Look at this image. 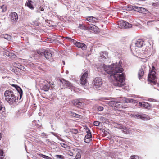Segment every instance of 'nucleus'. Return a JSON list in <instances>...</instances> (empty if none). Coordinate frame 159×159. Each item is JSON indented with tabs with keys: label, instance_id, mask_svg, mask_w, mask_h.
Listing matches in <instances>:
<instances>
[{
	"label": "nucleus",
	"instance_id": "nucleus-1",
	"mask_svg": "<svg viewBox=\"0 0 159 159\" xmlns=\"http://www.w3.org/2000/svg\"><path fill=\"white\" fill-rule=\"evenodd\" d=\"M102 68L106 72L111 74V76L114 78L113 84L115 86L120 87L124 85V74L123 73L120 74L123 71L120 61L110 66L104 64Z\"/></svg>",
	"mask_w": 159,
	"mask_h": 159
},
{
	"label": "nucleus",
	"instance_id": "nucleus-2",
	"mask_svg": "<svg viewBox=\"0 0 159 159\" xmlns=\"http://www.w3.org/2000/svg\"><path fill=\"white\" fill-rule=\"evenodd\" d=\"M5 100L11 105H15L18 101V94H16L11 90H6L4 92Z\"/></svg>",
	"mask_w": 159,
	"mask_h": 159
},
{
	"label": "nucleus",
	"instance_id": "nucleus-3",
	"mask_svg": "<svg viewBox=\"0 0 159 159\" xmlns=\"http://www.w3.org/2000/svg\"><path fill=\"white\" fill-rule=\"evenodd\" d=\"M18 15L16 13L13 12L11 13L9 15L10 23L12 25L16 24L18 20Z\"/></svg>",
	"mask_w": 159,
	"mask_h": 159
},
{
	"label": "nucleus",
	"instance_id": "nucleus-4",
	"mask_svg": "<svg viewBox=\"0 0 159 159\" xmlns=\"http://www.w3.org/2000/svg\"><path fill=\"white\" fill-rule=\"evenodd\" d=\"M93 84L94 88L97 89L98 88L101 87L102 84V79L100 77L95 78L93 81Z\"/></svg>",
	"mask_w": 159,
	"mask_h": 159
},
{
	"label": "nucleus",
	"instance_id": "nucleus-5",
	"mask_svg": "<svg viewBox=\"0 0 159 159\" xmlns=\"http://www.w3.org/2000/svg\"><path fill=\"white\" fill-rule=\"evenodd\" d=\"M155 71L152 70L148 74V81L153 83L154 84H156V82L155 81L156 79V76L155 75Z\"/></svg>",
	"mask_w": 159,
	"mask_h": 159
},
{
	"label": "nucleus",
	"instance_id": "nucleus-6",
	"mask_svg": "<svg viewBox=\"0 0 159 159\" xmlns=\"http://www.w3.org/2000/svg\"><path fill=\"white\" fill-rule=\"evenodd\" d=\"M88 75V73L87 72H86L81 76L80 83L82 85H85L87 84Z\"/></svg>",
	"mask_w": 159,
	"mask_h": 159
},
{
	"label": "nucleus",
	"instance_id": "nucleus-7",
	"mask_svg": "<svg viewBox=\"0 0 159 159\" xmlns=\"http://www.w3.org/2000/svg\"><path fill=\"white\" fill-rule=\"evenodd\" d=\"M119 27L120 28H129L131 27V25L129 23L124 21H120L118 24Z\"/></svg>",
	"mask_w": 159,
	"mask_h": 159
},
{
	"label": "nucleus",
	"instance_id": "nucleus-8",
	"mask_svg": "<svg viewBox=\"0 0 159 159\" xmlns=\"http://www.w3.org/2000/svg\"><path fill=\"white\" fill-rule=\"evenodd\" d=\"M88 24H89L88 30L95 33H98L99 32V30L98 27L93 24H90L89 23Z\"/></svg>",
	"mask_w": 159,
	"mask_h": 159
},
{
	"label": "nucleus",
	"instance_id": "nucleus-9",
	"mask_svg": "<svg viewBox=\"0 0 159 159\" xmlns=\"http://www.w3.org/2000/svg\"><path fill=\"white\" fill-rule=\"evenodd\" d=\"M133 116L135 118H140L143 120L148 119V116L145 114H143L139 115V114H134L133 115Z\"/></svg>",
	"mask_w": 159,
	"mask_h": 159
},
{
	"label": "nucleus",
	"instance_id": "nucleus-10",
	"mask_svg": "<svg viewBox=\"0 0 159 159\" xmlns=\"http://www.w3.org/2000/svg\"><path fill=\"white\" fill-rule=\"evenodd\" d=\"M139 106L145 108L149 109L152 108V106L148 102H140L139 103Z\"/></svg>",
	"mask_w": 159,
	"mask_h": 159
},
{
	"label": "nucleus",
	"instance_id": "nucleus-11",
	"mask_svg": "<svg viewBox=\"0 0 159 159\" xmlns=\"http://www.w3.org/2000/svg\"><path fill=\"white\" fill-rule=\"evenodd\" d=\"M143 41L141 39H139L137 40L134 44L135 49H137V48L142 47L143 45Z\"/></svg>",
	"mask_w": 159,
	"mask_h": 159
},
{
	"label": "nucleus",
	"instance_id": "nucleus-12",
	"mask_svg": "<svg viewBox=\"0 0 159 159\" xmlns=\"http://www.w3.org/2000/svg\"><path fill=\"white\" fill-rule=\"evenodd\" d=\"M60 81L66 87L71 88L72 86V84L70 83L64 79H61Z\"/></svg>",
	"mask_w": 159,
	"mask_h": 159
},
{
	"label": "nucleus",
	"instance_id": "nucleus-13",
	"mask_svg": "<svg viewBox=\"0 0 159 159\" xmlns=\"http://www.w3.org/2000/svg\"><path fill=\"white\" fill-rule=\"evenodd\" d=\"M12 85L15 87L17 90V93L19 94L20 96L19 100H20L23 94V92L21 89L17 85L13 84Z\"/></svg>",
	"mask_w": 159,
	"mask_h": 159
},
{
	"label": "nucleus",
	"instance_id": "nucleus-14",
	"mask_svg": "<svg viewBox=\"0 0 159 159\" xmlns=\"http://www.w3.org/2000/svg\"><path fill=\"white\" fill-rule=\"evenodd\" d=\"M86 20L92 23H95L98 22V19L93 16L88 17L86 18Z\"/></svg>",
	"mask_w": 159,
	"mask_h": 159
},
{
	"label": "nucleus",
	"instance_id": "nucleus-15",
	"mask_svg": "<svg viewBox=\"0 0 159 159\" xmlns=\"http://www.w3.org/2000/svg\"><path fill=\"white\" fill-rule=\"evenodd\" d=\"M75 45L76 46L81 48L83 50H85L87 48L86 45L84 43L77 42L75 43Z\"/></svg>",
	"mask_w": 159,
	"mask_h": 159
},
{
	"label": "nucleus",
	"instance_id": "nucleus-16",
	"mask_svg": "<svg viewBox=\"0 0 159 159\" xmlns=\"http://www.w3.org/2000/svg\"><path fill=\"white\" fill-rule=\"evenodd\" d=\"M75 150L77 153L74 159H80L82 153V150L77 148H75Z\"/></svg>",
	"mask_w": 159,
	"mask_h": 159
},
{
	"label": "nucleus",
	"instance_id": "nucleus-17",
	"mask_svg": "<svg viewBox=\"0 0 159 159\" xmlns=\"http://www.w3.org/2000/svg\"><path fill=\"white\" fill-rule=\"evenodd\" d=\"M44 56L47 59L50 61L52 60V55L51 52L48 51H45Z\"/></svg>",
	"mask_w": 159,
	"mask_h": 159
},
{
	"label": "nucleus",
	"instance_id": "nucleus-18",
	"mask_svg": "<svg viewBox=\"0 0 159 159\" xmlns=\"http://www.w3.org/2000/svg\"><path fill=\"white\" fill-rule=\"evenodd\" d=\"M144 73V71L143 68L142 67L140 68L138 73V75L139 78L140 79L142 78V77L143 76Z\"/></svg>",
	"mask_w": 159,
	"mask_h": 159
},
{
	"label": "nucleus",
	"instance_id": "nucleus-19",
	"mask_svg": "<svg viewBox=\"0 0 159 159\" xmlns=\"http://www.w3.org/2000/svg\"><path fill=\"white\" fill-rule=\"evenodd\" d=\"M72 102L74 105L78 107H80L82 104V102L77 99L73 100Z\"/></svg>",
	"mask_w": 159,
	"mask_h": 159
},
{
	"label": "nucleus",
	"instance_id": "nucleus-20",
	"mask_svg": "<svg viewBox=\"0 0 159 159\" xmlns=\"http://www.w3.org/2000/svg\"><path fill=\"white\" fill-rule=\"evenodd\" d=\"M123 102L126 103H131L133 102L135 103L136 102V101L135 100H133L132 98H125L123 99Z\"/></svg>",
	"mask_w": 159,
	"mask_h": 159
},
{
	"label": "nucleus",
	"instance_id": "nucleus-21",
	"mask_svg": "<svg viewBox=\"0 0 159 159\" xmlns=\"http://www.w3.org/2000/svg\"><path fill=\"white\" fill-rule=\"evenodd\" d=\"M107 57V54L106 52H102L100 53V59H105Z\"/></svg>",
	"mask_w": 159,
	"mask_h": 159
},
{
	"label": "nucleus",
	"instance_id": "nucleus-22",
	"mask_svg": "<svg viewBox=\"0 0 159 159\" xmlns=\"http://www.w3.org/2000/svg\"><path fill=\"white\" fill-rule=\"evenodd\" d=\"M33 2L31 0H28V2H26V4L27 6L30 9H33L34 7L32 5Z\"/></svg>",
	"mask_w": 159,
	"mask_h": 159
},
{
	"label": "nucleus",
	"instance_id": "nucleus-23",
	"mask_svg": "<svg viewBox=\"0 0 159 159\" xmlns=\"http://www.w3.org/2000/svg\"><path fill=\"white\" fill-rule=\"evenodd\" d=\"M86 133H87V134L85 136L84 138L91 139L92 138V135L90 130L88 129L86 131Z\"/></svg>",
	"mask_w": 159,
	"mask_h": 159
},
{
	"label": "nucleus",
	"instance_id": "nucleus-24",
	"mask_svg": "<svg viewBox=\"0 0 159 159\" xmlns=\"http://www.w3.org/2000/svg\"><path fill=\"white\" fill-rule=\"evenodd\" d=\"M88 23H87V24L85 25H80V27L81 29L84 30H88Z\"/></svg>",
	"mask_w": 159,
	"mask_h": 159
},
{
	"label": "nucleus",
	"instance_id": "nucleus-25",
	"mask_svg": "<svg viewBox=\"0 0 159 159\" xmlns=\"http://www.w3.org/2000/svg\"><path fill=\"white\" fill-rule=\"evenodd\" d=\"M3 54L4 56H8L10 57H11V54L10 53L7 51H5L4 52H3Z\"/></svg>",
	"mask_w": 159,
	"mask_h": 159
},
{
	"label": "nucleus",
	"instance_id": "nucleus-26",
	"mask_svg": "<svg viewBox=\"0 0 159 159\" xmlns=\"http://www.w3.org/2000/svg\"><path fill=\"white\" fill-rule=\"evenodd\" d=\"M45 51L44 50H39L38 51V53L41 56H44V53H45Z\"/></svg>",
	"mask_w": 159,
	"mask_h": 159
},
{
	"label": "nucleus",
	"instance_id": "nucleus-27",
	"mask_svg": "<svg viewBox=\"0 0 159 159\" xmlns=\"http://www.w3.org/2000/svg\"><path fill=\"white\" fill-rule=\"evenodd\" d=\"M117 139H118L117 137H116L114 136L112 138V140L116 144L117 146H118V140Z\"/></svg>",
	"mask_w": 159,
	"mask_h": 159
},
{
	"label": "nucleus",
	"instance_id": "nucleus-28",
	"mask_svg": "<svg viewBox=\"0 0 159 159\" xmlns=\"http://www.w3.org/2000/svg\"><path fill=\"white\" fill-rule=\"evenodd\" d=\"M122 129V131L124 133L126 134H128L129 133V131L125 126H124L123 128Z\"/></svg>",
	"mask_w": 159,
	"mask_h": 159
},
{
	"label": "nucleus",
	"instance_id": "nucleus-29",
	"mask_svg": "<svg viewBox=\"0 0 159 159\" xmlns=\"http://www.w3.org/2000/svg\"><path fill=\"white\" fill-rule=\"evenodd\" d=\"M2 37L8 40H9V39H11V37L10 35L6 34L2 35Z\"/></svg>",
	"mask_w": 159,
	"mask_h": 159
},
{
	"label": "nucleus",
	"instance_id": "nucleus-30",
	"mask_svg": "<svg viewBox=\"0 0 159 159\" xmlns=\"http://www.w3.org/2000/svg\"><path fill=\"white\" fill-rule=\"evenodd\" d=\"M1 11L2 12H4L6 11L7 8L6 6L2 5L1 7Z\"/></svg>",
	"mask_w": 159,
	"mask_h": 159
},
{
	"label": "nucleus",
	"instance_id": "nucleus-31",
	"mask_svg": "<svg viewBox=\"0 0 159 159\" xmlns=\"http://www.w3.org/2000/svg\"><path fill=\"white\" fill-rule=\"evenodd\" d=\"M48 42L50 43H56L58 41V40L57 39L50 38L48 39Z\"/></svg>",
	"mask_w": 159,
	"mask_h": 159
},
{
	"label": "nucleus",
	"instance_id": "nucleus-32",
	"mask_svg": "<svg viewBox=\"0 0 159 159\" xmlns=\"http://www.w3.org/2000/svg\"><path fill=\"white\" fill-rule=\"evenodd\" d=\"M66 39L68 40L70 42L73 43H75L76 42V41L70 38H69L68 37H65Z\"/></svg>",
	"mask_w": 159,
	"mask_h": 159
},
{
	"label": "nucleus",
	"instance_id": "nucleus-33",
	"mask_svg": "<svg viewBox=\"0 0 159 159\" xmlns=\"http://www.w3.org/2000/svg\"><path fill=\"white\" fill-rule=\"evenodd\" d=\"M115 101H111L109 102L108 104L111 107H115V105L116 104H115Z\"/></svg>",
	"mask_w": 159,
	"mask_h": 159
},
{
	"label": "nucleus",
	"instance_id": "nucleus-34",
	"mask_svg": "<svg viewBox=\"0 0 159 159\" xmlns=\"http://www.w3.org/2000/svg\"><path fill=\"white\" fill-rule=\"evenodd\" d=\"M39 156L41 157H42L46 159H51V158L49 157L43 155L42 154H39Z\"/></svg>",
	"mask_w": 159,
	"mask_h": 159
},
{
	"label": "nucleus",
	"instance_id": "nucleus-35",
	"mask_svg": "<svg viewBox=\"0 0 159 159\" xmlns=\"http://www.w3.org/2000/svg\"><path fill=\"white\" fill-rule=\"evenodd\" d=\"M115 104H116L114 107H115L119 108L122 107V106L120 104L119 102H116L115 101Z\"/></svg>",
	"mask_w": 159,
	"mask_h": 159
},
{
	"label": "nucleus",
	"instance_id": "nucleus-36",
	"mask_svg": "<svg viewBox=\"0 0 159 159\" xmlns=\"http://www.w3.org/2000/svg\"><path fill=\"white\" fill-rule=\"evenodd\" d=\"M146 10L144 8L140 7L139 10V13H144L146 11Z\"/></svg>",
	"mask_w": 159,
	"mask_h": 159
},
{
	"label": "nucleus",
	"instance_id": "nucleus-37",
	"mask_svg": "<svg viewBox=\"0 0 159 159\" xmlns=\"http://www.w3.org/2000/svg\"><path fill=\"white\" fill-rule=\"evenodd\" d=\"M139 8L140 7H138V6H132L133 9L134 11H137L138 12H139Z\"/></svg>",
	"mask_w": 159,
	"mask_h": 159
},
{
	"label": "nucleus",
	"instance_id": "nucleus-38",
	"mask_svg": "<svg viewBox=\"0 0 159 159\" xmlns=\"http://www.w3.org/2000/svg\"><path fill=\"white\" fill-rule=\"evenodd\" d=\"M131 159H139V158L138 156L136 155L131 156L130 157Z\"/></svg>",
	"mask_w": 159,
	"mask_h": 159
},
{
	"label": "nucleus",
	"instance_id": "nucleus-39",
	"mask_svg": "<svg viewBox=\"0 0 159 159\" xmlns=\"http://www.w3.org/2000/svg\"><path fill=\"white\" fill-rule=\"evenodd\" d=\"M97 109L99 111H102L103 109V108L102 106H99L97 107Z\"/></svg>",
	"mask_w": 159,
	"mask_h": 159
},
{
	"label": "nucleus",
	"instance_id": "nucleus-40",
	"mask_svg": "<svg viewBox=\"0 0 159 159\" xmlns=\"http://www.w3.org/2000/svg\"><path fill=\"white\" fill-rule=\"evenodd\" d=\"M91 140V139L84 138V142L85 143H89Z\"/></svg>",
	"mask_w": 159,
	"mask_h": 159
},
{
	"label": "nucleus",
	"instance_id": "nucleus-41",
	"mask_svg": "<svg viewBox=\"0 0 159 159\" xmlns=\"http://www.w3.org/2000/svg\"><path fill=\"white\" fill-rule=\"evenodd\" d=\"M60 144L61 147H64L65 148H67L68 147V146L66 144L63 143H61Z\"/></svg>",
	"mask_w": 159,
	"mask_h": 159
},
{
	"label": "nucleus",
	"instance_id": "nucleus-42",
	"mask_svg": "<svg viewBox=\"0 0 159 159\" xmlns=\"http://www.w3.org/2000/svg\"><path fill=\"white\" fill-rule=\"evenodd\" d=\"M100 124V122L99 121H94L93 122V124L95 126H99Z\"/></svg>",
	"mask_w": 159,
	"mask_h": 159
},
{
	"label": "nucleus",
	"instance_id": "nucleus-43",
	"mask_svg": "<svg viewBox=\"0 0 159 159\" xmlns=\"http://www.w3.org/2000/svg\"><path fill=\"white\" fill-rule=\"evenodd\" d=\"M124 126L121 124H118L117 126V127L118 128L122 129Z\"/></svg>",
	"mask_w": 159,
	"mask_h": 159
},
{
	"label": "nucleus",
	"instance_id": "nucleus-44",
	"mask_svg": "<svg viewBox=\"0 0 159 159\" xmlns=\"http://www.w3.org/2000/svg\"><path fill=\"white\" fill-rule=\"evenodd\" d=\"M67 154L70 156H73V153L70 151H69L67 152Z\"/></svg>",
	"mask_w": 159,
	"mask_h": 159
},
{
	"label": "nucleus",
	"instance_id": "nucleus-45",
	"mask_svg": "<svg viewBox=\"0 0 159 159\" xmlns=\"http://www.w3.org/2000/svg\"><path fill=\"white\" fill-rule=\"evenodd\" d=\"M57 157L59 159H63L64 157L62 155H56Z\"/></svg>",
	"mask_w": 159,
	"mask_h": 159
},
{
	"label": "nucleus",
	"instance_id": "nucleus-46",
	"mask_svg": "<svg viewBox=\"0 0 159 159\" xmlns=\"http://www.w3.org/2000/svg\"><path fill=\"white\" fill-rule=\"evenodd\" d=\"M148 101H149L151 102H157V100L154 99L152 98H149L148 99Z\"/></svg>",
	"mask_w": 159,
	"mask_h": 159
},
{
	"label": "nucleus",
	"instance_id": "nucleus-47",
	"mask_svg": "<svg viewBox=\"0 0 159 159\" xmlns=\"http://www.w3.org/2000/svg\"><path fill=\"white\" fill-rule=\"evenodd\" d=\"M72 132L75 134H77L78 133V131L76 129H73Z\"/></svg>",
	"mask_w": 159,
	"mask_h": 159
},
{
	"label": "nucleus",
	"instance_id": "nucleus-48",
	"mask_svg": "<svg viewBox=\"0 0 159 159\" xmlns=\"http://www.w3.org/2000/svg\"><path fill=\"white\" fill-rule=\"evenodd\" d=\"M33 24L35 25L38 26L39 25V23L38 21H35L33 22Z\"/></svg>",
	"mask_w": 159,
	"mask_h": 159
},
{
	"label": "nucleus",
	"instance_id": "nucleus-49",
	"mask_svg": "<svg viewBox=\"0 0 159 159\" xmlns=\"http://www.w3.org/2000/svg\"><path fill=\"white\" fill-rule=\"evenodd\" d=\"M3 152L2 150L0 149V156H3Z\"/></svg>",
	"mask_w": 159,
	"mask_h": 159
},
{
	"label": "nucleus",
	"instance_id": "nucleus-50",
	"mask_svg": "<svg viewBox=\"0 0 159 159\" xmlns=\"http://www.w3.org/2000/svg\"><path fill=\"white\" fill-rule=\"evenodd\" d=\"M152 5L154 6H157L159 5V3L158 2L153 3Z\"/></svg>",
	"mask_w": 159,
	"mask_h": 159
},
{
	"label": "nucleus",
	"instance_id": "nucleus-51",
	"mask_svg": "<svg viewBox=\"0 0 159 159\" xmlns=\"http://www.w3.org/2000/svg\"><path fill=\"white\" fill-rule=\"evenodd\" d=\"M41 134H42V136H43V137H44V136H48V134H45L44 133H43Z\"/></svg>",
	"mask_w": 159,
	"mask_h": 159
},
{
	"label": "nucleus",
	"instance_id": "nucleus-52",
	"mask_svg": "<svg viewBox=\"0 0 159 159\" xmlns=\"http://www.w3.org/2000/svg\"><path fill=\"white\" fill-rule=\"evenodd\" d=\"M76 117L78 118H80L82 117V116L81 115L77 114Z\"/></svg>",
	"mask_w": 159,
	"mask_h": 159
},
{
	"label": "nucleus",
	"instance_id": "nucleus-53",
	"mask_svg": "<svg viewBox=\"0 0 159 159\" xmlns=\"http://www.w3.org/2000/svg\"><path fill=\"white\" fill-rule=\"evenodd\" d=\"M51 133L53 135H54V136H56V137H58V136L57 135V134H56V133H54V132H52Z\"/></svg>",
	"mask_w": 159,
	"mask_h": 159
},
{
	"label": "nucleus",
	"instance_id": "nucleus-54",
	"mask_svg": "<svg viewBox=\"0 0 159 159\" xmlns=\"http://www.w3.org/2000/svg\"><path fill=\"white\" fill-rule=\"evenodd\" d=\"M20 69L22 70H24V69H25L24 67L22 66H20Z\"/></svg>",
	"mask_w": 159,
	"mask_h": 159
},
{
	"label": "nucleus",
	"instance_id": "nucleus-55",
	"mask_svg": "<svg viewBox=\"0 0 159 159\" xmlns=\"http://www.w3.org/2000/svg\"><path fill=\"white\" fill-rule=\"evenodd\" d=\"M76 113H72V116L74 117H76Z\"/></svg>",
	"mask_w": 159,
	"mask_h": 159
},
{
	"label": "nucleus",
	"instance_id": "nucleus-56",
	"mask_svg": "<svg viewBox=\"0 0 159 159\" xmlns=\"http://www.w3.org/2000/svg\"><path fill=\"white\" fill-rule=\"evenodd\" d=\"M133 44H132L131 46H130V48L131 49H133Z\"/></svg>",
	"mask_w": 159,
	"mask_h": 159
},
{
	"label": "nucleus",
	"instance_id": "nucleus-57",
	"mask_svg": "<svg viewBox=\"0 0 159 159\" xmlns=\"http://www.w3.org/2000/svg\"><path fill=\"white\" fill-rule=\"evenodd\" d=\"M46 141H48V142H50V141H49V140L48 139H46Z\"/></svg>",
	"mask_w": 159,
	"mask_h": 159
},
{
	"label": "nucleus",
	"instance_id": "nucleus-58",
	"mask_svg": "<svg viewBox=\"0 0 159 159\" xmlns=\"http://www.w3.org/2000/svg\"><path fill=\"white\" fill-rule=\"evenodd\" d=\"M40 8H41V9H40V10L42 11H43L44 10V9H43V8H42L40 7Z\"/></svg>",
	"mask_w": 159,
	"mask_h": 159
},
{
	"label": "nucleus",
	"instance_id": "nucleus-59",
	"mask_svg": "<svg viewBox=\"0 0 159 159\" xmlns=\"http://www.w3.org/2000/svg\"><path fill=\"white\" fill-rule=\"evenodd\" d=\"M47 90H48V89H49V86H47Z\"/></svg>",
	"mask_w": 159,
	"mask_h": 159
},
{
	"label": "nucleus",
	"instance_id": "nucleus-60",
	"mask_svg": "<svg viewBox=\"0 0 159 159\" xmlns=\"http://www.w3.org/2000/svg\"><path fill=\"white\" fill-rule=\"evenodd\" d=\"M1 133H0V140L1 139Z\"/></svg>",
	"mask_w": 159,
	"mask_h": 159
},
{
	"label": "nucleus",
	"instance_id": "nucleus-61",
	"mask_svg": "<svg viewBox=\"0 0 159 159\" xmlns=\"http://www.w3.org/2000/svg\"><path fill=\"white\" fill-rule=\"evenodd\" d=\"M63 64H65V62H64V61H63Z\"/></svg>",
	"mask_w": 159,
	"mask_h": 159
},
{
	"label": "nucleus",
	"instance_id": "nucleus-62",
	"mask_svg": "<svg viewBox=\"0 0 159 159\" xmlns=\"http://www.w3.org/2000/svg\"><path fill=\"white\" fill-rule=\"evenodd\" d=\"M0 159H2V158H0Z\"/></svg>",
	"mask_w": 159,
	"mask_h": 159
},
{
	"label": "nucleus",
	"instance_id": "nucleus-63",
	"mask_svg": "<svg viewBox=\"0 0 159 159\" xmlns=\"http://www.w3.org/2000/svg\"><path fill=\"white\" fill-rule=\"evenodd\" d=\"M143 68H145V67H144V66H143Z\"/></svg>",
	"mask_w": 159,
	"mask_h": 159
},
{
	"label": "nucleus",
	"instance_id": "nucleus-64",
	"mask_svg": "<svg viewBox=\"0 0 159 159\" xmlns=\"http://www.w3.org/2000/svg\"><path fill=\"white\" fill-rule=\"evenodd\" d=\"M53 84H52V83L51 84V85H53Z\"/></svg>",
	"mask_w": 159,
	"mask_h": 159
}]
</instances>
